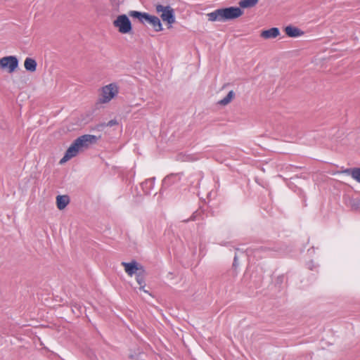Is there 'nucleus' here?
<instances>
[{"label": "nucleus", "instance_id": "f3484780", "mask_svg": "<svg viewBox=\"0 0 360 360\" xmlns=\"http://www.w3.org/2000/svg\"><path fill=\"white\" fill-rule=\"evenodd\" d=\"M235 96V93L233 92V91H230L228 94L221 100H220L218 103L220 104L221 105H226L227 104H229L231 101L232 99Z\"/></svg>", "mask_w": 360, "mask_h": 360}, {"label": "nucleus", "instance_id": "423d86ee", "mask_svg": "<svg viewBox=\"0 0 360 360\" xmlns=\"http://www.w3.org/2000/svg\"><path fill=\"white\" fill-rule=\"evenodd\" d=\"M118 93L117 86L115 84H110L101 89L99 97V103H106L111 101Z\"/></svg>", "mask_w": 360, "mask_h": 360}, {"label": "nucleus", "instance_id": "9b49d317", "mask_svg": "<svg viewBox=\"0 0 360 360\" xmlns=\"http://www.w3.org/2000/svg\"><path fill=\"white\" fill-rule=\"evenodd\" d=\"M285 34L290 37H298L304 34V32L300 29L292 25H288L285 27Z\"/></svg>", "mask_w": 360, "mask_h": 360}, {"label": "nucleus", "instance_id": "f257e3e1", "mask_svg": "<svg viewBox=\"0 0 360 360\" xmlns=\"http://www.w3.org/2000/svg\"><path fill=\"white\" fill-rule=\"evenodd\" d=\"M243 14V11L239 7H228L217 9L207 14L209 21L225 22L236 19Z\"/></svg>", "mask_w": 360, "mask_h": 360}, {"label": "nucleus", "instance_id": "f03ea898", "mask_svg": "<svg viewBox=\"0 0 360 360\" xmlns=\"http://www.w3.org/2000/svg\"><path fill=\"white\" fill-rule=\"evenodd\" d=\"M97 137L91 134H84L76 139L66 150L72 158L75 157L82 148H88L91 143L97 141Z\"/></svg>", "mask_w": 360, "mask_h": 360}, {"label": "nucleus", "instance_id": "f8f14e48", "mask_svg": "<svg viewBox=\"0 0 360 360\" xmlns=\"http://www.w3.org/2000/svg\"><path fill=\"white\" fill-rule=\"evenodd\" d=\"M155 178L153 177L148 179H146L144 182L141 184V188L145 194L149 195L150 193L151 190L154 187Z\"/></svg>", "mask_w": 360, "mask_h": 360}, {"label": "nucleus", "instance_id": "20e7f679", "mask_svg": "<svg viewBox=\"0 0 360 360\" xmlns=\"http://www.w3.org/2000/svg\"><path fill=\"white\" fill-rule=\"evenodd\" d=\"M155 11L158 13H161L160 18L163 22L167 23L168 28L171 27L172 24L175 22V13L174 8L170 6H162L156 4Z\"/></svg>", "mask_w": 360, "mask_h": 360}, {"label": "nucleus", "instance_id": "1a4fd4ad", "mask_svg": "<svg viewBox=\"0 0 360 360\" xmlns=\"http://www.w3.org/2000/svg\"><path fill=\"white\" fill-rule=\"evenodd\" d=\"M135 275L136 282L139 285V289L145 292H148V291L144 289L146 287L145 278L146 275L144 267L143 268V270H140Z\"/></svg>", "mask_w": 360, "mask_h": 360}, {"label": "nucleus", "instance_id": "7ed1b4c3", "mask_svg": "<svg viewBox=\"0 0 360 360\" xmlns=\"http://www.w3.org/2000/svg\"><path fill=\"white\" fill-rule=\"evenodd\" d=\"M129 15L138 19L142 24H145L146 22L149 24L153 27L155 32H160L163 30L160 19L155 15H152L148 13L137 11H130L129 12Z\"/></svg>", "mask_w": 360, "mask_h": 360}, {"label": "nucleus", "instance_id": "39448f33", "mask_svg": "<svg viewBox=\"0 0 360 360\" xmlns=\"http://www.w3.org/2000/svg\"><path fill=\"white\" fill-rule=\"evenodd\" d=\"M114 27L118 29V31L122 34H129L132 31V25L125 14L120 15L113 21Z\"/></svg>", "mask_w": 360, "mask_h": 360}, {"label": "nucleus", "instance_id": "6e6552de", "mask_svg": "<svg viewBox=\"0 0 360 360\" xmlns=\"http://www.w3.org/2000/svg\"><path fill=\"white\" fill-rule=\"evenodd\" d=\"M121 265L124 266L125 272L130 276L136 274L140 270H143V266L136 261L133 260L131 262H122Z\"/></svg>", "mask_w": 360, "mask_h": 360}, {"label": "nucleus", "instance_id": "a211bd4d", "mask_svg": "<svg viewBox=\"0 0 360 360\" xmlns=\"http://www.w3.org/2000/svg\"><path fill=\"white\" fill-rule=\"evenodd\" d=\"M259 0H241L239 2V5L241 8H251L255 6Z\"/></svg>", "mask_w": 360, "mask_h": 360}, {"label": "nucleus", "instance_id": "dca6fc26", "mask_svg": "<svg viewBox=\"0 0 360 360\" xmlns=\"http://www.w3.org/2000/svg\"><path fill=\"white\" fill-rule=\"evenodd\" d=\"M179 174H171L167 175L162 181V186H169L175 181H179Z\"/></svg>", "mask_w": 360, "mask_h": 360}, {"label": "nucleus", "instance_id": "ddd939ff", "mask_svg": "<svg viewBox=\"0 0 360 360\" xmlns=\"http://www.w3.org/2000/svg\"><path fill=\"white\" fill-rule=\"evenodd\" d=\"M70 202V198L68 195H58L56 197V205L58 210H63Z\"/></svg>", "mask_w": 360, "mask_h": 360}, {"label": "nucleus", "instance_id": "9d476101", "mask_svg": "<svg viewBox=\"0 0 360 360\" xmlns=\"http://www.w3.org/2000/svg\"><path fill=\"white\" fill-rule=\"evenodd\" d=\"M280 34V30L278 27H272L269 30H263L260 36L261 37L268 39H274L277 37Z\"/></svg>", "mask_w": 360, "mask_h": 360}, {"label": "nucleus", "instance_id": "4468645a", "mask_svg": "<svg viewBox=\"0 0 360 360\" xmlns=\"http://www.w3.org/2000/svg\"><path fill=\"white\" fill-rule=\"evenodd\" d=\"M37 62L32 58H27L24 62V66L27 71L33 72L37 70Z\"/></svg>", "mask_w": 360, "mask_h": 360}, {"label": "nucleus", "instance_id": "4be33fe9", "mask_svg": "<svg viewBox=\"0 0 360 360\" xmlns=\"http://www.w3.org/2000/svg\"><path fill=\"white\" fill-rule=\"evenodd\" d=\"M237 260H238V257H237L236 255H235L234 259H233V266H237Z\"/></svg>", "mask_w": 360, "mask_h": 360}, {"label": "nucleus", "instance_id": "2eb2a0df", "mask_svg": "<svg viewBox=\"0 0 360 360\" xmlns=\"http://www.w3.org/2000/svg\"><path fill=\"white\" fill-rule=\"evenodd\" d=\"M345 172L350 175L353 179L360 184V167L347 169Z\"/></svg>", "mask_w": 360, "mask_h": 360}, {"label": "nucleus", "instance_id": "412c9836", "mask_svg": "<svg viewBox=\"0 0 360 360\" xmlns=\"http://www.w3.org/2000/svg\"><path fill=\"white\" fill-rule=\"evenodd\" d=\"M71 158H72L65 152L63 158L60 160V164H63Z\"/></svg>", "mask_w": 360, "mask_h": 360}, {"label": "nucleus", "instance_id": "0eeeda50", "mask_svg": "<svg viewBox=\"0 0 360 360\" xmlns=\"http://www.w3.org/2000/svg\"><path fill=\"white\" fill-rule=\"evenodd\" d=\"M18 64V59L14 56H5L0 59V68L7 70L9 73L13 72Z\"/></svg>", "mask_w": 360, "mask_h": 360}, {"label": "nucleus", "instance_id": "6ab92c4d", "mask_svg": "<svg viewBox=\"0 0 360 360\" xmlns=\"http://www.w3.org/2000/svg\"><path fill=\"white\" fill-rule=\"evenodd\" d=\"M201 214V212L200 211H195L194 212L192 215L191 216V217L189 219H184L183 220L184 222H188L190 221H195L197 219H199V216Z\"/></svg>", "mask_w": 360, "mask_h": 360}, {"label": "nucleus", "instance_id": "aec40b11", "mask_svg": "<svg viewBox=\"0 0 360 360\" xmlns=\"http://www.w3.org/2000/svg\"><path fill=\"white\" fill-rule=\"evenodd\" d=\"M118 124V122L117 121L116 119H113V120H110L109 122H108L106 124H103L102 126H105V127H112L114 125H117Z\"/></svg>", "mask_w": 360, "mask_h": 360}]
</instances>
